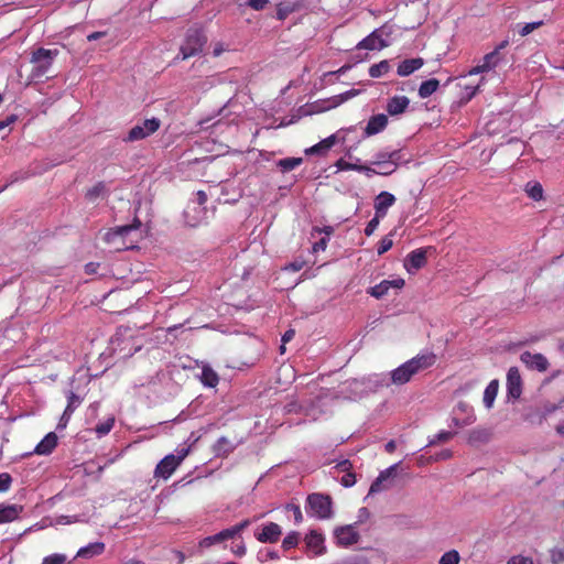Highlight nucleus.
<instances>
[{"label":"nucleus","mask_w":564,"mask_h":564,"mask_svg":"<svg viewBox=\"0 0 564 564\" xmlns=\"http://www.w3.org/2000/svg\"><path fill=\"white\" fill-rule=\"evenodd\" d=\"M281 535L282 529L275 522H269L254 532V538L261 543H275Z\"/></svg>","instance_id":"9d476101"},{"label":"nucleus","mask_w":564,"mask_h":564,"mask_svg":"<svg viewBox=\"0 0 564 564\" xmlns=\"http://www.w3.org/2000/svg\"><path fill=\"white\" fill-rule=\"evenodd\" d=\"M357 172L364 173L368 177H370V176H372L375 174H378L377 169L371 167V166L366 165V164H359Z\"/></svg>","instance_id":"4d7b16f0"},{"label":"nucleus","mask_w":564,"mask_h":564,"mask_svg":"<svg viewBox=\"0 0 564 564\" xmlns=\"http://www.w3.org/2000/svg\"><path fill=\"white\" fill-rule=\"evenodd\" d=\"M57 435L54 432L47 433L44 438L35 446L34 453L37 455H48L57 446Z\"/></svg>","instance_id":"aec40b11"},{"label":"nucleus","mask_w":564,"mask_h":564,"mask_svg":"<svg viewBox=\"0 0 564 564\" xmlns=\"http://www.w3.org/2000/svg\"><path fill=\"white\" fill-rule=\"evenodd\" d=\"M302 158H285L278 161L276 165L282 172H290L302 164Z\"/></svg>","instance_id":"72a5a7b5"},{"label":"nucleus","mask_w":564,"mask_h":564,"mask_svg":"<svg viewBox=\"0 0 564 564\" xmlns=\"http://www.w3.org/2000/svg\"><path fill=\"white\" fill-rule=\"evenodd\" d=\"M327 243H328V238L327 237L321 238L318 241H316L313 245V247H312L313 252L324 251L326 249V247H327Z\"/></svg>","instance_id":"6e6d98bb"},{"label":"nucleus","mask_w":564,"mask_h":564,"mask_svg":"<svg viewBox=\"0 0 564 564\" xmlns=\"http://www.w3.org/2000/svg\"><path fill=\"white\" fill-rule=\"evenodd\" d=\"M67 405L65 408L67 414H73L75 409L80 404L82 399L74 392H70L67 397Z\"/></svg>","instance_id":"c03bdc74"},{"label":"nucleus","mask_w":564,"mask_h":564,"mask_svg":"<svg viewBox=\"0 0 564 564\" xmlns=\"http://www.w3.org/2000/svg\"><path fill=\"white\" fill-rule=\"evenodd\" d=\"M188 449H182L178 456L173 454L166 455L163 459L159 462L154 469L155 478L167 479L172 476V474L176 470V468L181 465L183 459L187 456Z\"/></svg>","instance_id":"39448f33"},{"label":"nucleus","mask_w":564,"mask_h":564,"mask_svg":"<svg viewBox=\"0 0 564 564\" xmlns=\"http://www.w3.org/2000/svg\"><path fill=\"white\" fill-rule=\"evenodd\" d=\"M334 538L336 540L337 545L348 547L352 544H356L359 541L360 535L356 530L355 525L347 524L337 527L334 530Z\"/></svg>","instance_id":"1a4fd4ad"},{"label":"nucleus","mask_w":564,"mask_h":564,"mask_svg":"<svg viewBox=\"0 0 564 564\" xmlns=\"http://www.w3.org/2000/svg\"><path fill=\"white\" fill-rule=\"evenodd\" d=\"M397 166H398V163H394L392 166H388V167H378L377 169L378 175L388 176L397 170Z\"/></svg>","instance_id":"e2e57ef3"},{"label":"nucleus","mask_w":564,"mask_h":564,"mask_svg":"<svg viewBox=\"0 0 564 564\" xmlns=\"http://www.w3.org/2000/svg\"><path fill=\"white\" fill-rule=\"evenodd\" d=\"M57 50H47L44 47H40L35 52H33L31 58V63L33 64L31 75L33 79L51 77L50 70L53 64V59L57 55Z\"/></svg>","instance_id":"f03ea898"},{"label":"nucleus","mask_w":564,"mask_h":564,"mask_svg":"<svg viewBox=\"0 0 564 564\" xmlns=\"http://www.w3.org/2000/svg\"><path fill=\"white\" fill-rule=\"evenodd\" d=\"M104 550H105L104 543L97 542V543L89 544V545H87L85 547H82L77 552V556H79V557H91L94 555L101 554L104 552Z\"/></svg>","instance_id":"2f4dec72"},{"label":"nucleus","mask_w":564,"mask_h":564,"mask_svg":"<svg viewBox=\"0 0 564 564\" xmlns=\"http://www.w3.org/2000/svg\"><path fill=\"white\" fill-rule=\"evenodd\" d=\"M269 3V0H249L248 6L253 10H262Z\"/></svg>","instance_id":"13d9d810"},{"label":"nucleus","mask_w":564,"mask_h":564,"mask_svg":"<svg viewBox=\"0 0 564 564\" xmlns=\"http://www.w3.org/2000/svg\"><path fill=\"white\" fill-rule=\"evenodd\" d=\"M384 46H386V44H384L383 40L379 35H377L376 32H372L371 34L366 36L364 40H361L357 44L356 48L373 51V50L382 48Z\"/></svg>","instance_id":"5701e85b"},{"label":"nucleus","mask_w":564,"mask_h":564,"mask_svg":"<svg viewBox=\"0 0 564 564\" xmlns=\"http://www.w3.org/2000/svg\"><path fill=\"white\" fill-rule=\"evenodd\" d=\"M424 65V61L421 57L409 58L402 61L397 69L399 76H409Z\"/></svg>","instance_id":"412c9836"},{"label":"nucleus","mask_w":564,"mask_h":564,"mask_svg":"<svg viewBox=\"0 0 564 564\" xmlns=\"http://www.w3.org/2000/svg\"><path fill=\"white\" fill-rule=\"evenodd\" d=\"M454 437V433L449 431H441L437 433L432 440H430L429 445H436L438 443L448 442Z\"/></svg>","instance_id":"37998d69"},{"label":"nucleus","mask_w":564,"mask_h":564,"mask_svg":"<svg viewBox=\"0 0 564 564\" xmlns=\"http://www.w3.org/2000/svg\"><path fill=\"white\" fill-rule=\"evenodd\" d=\"M508 397L519 399L522 393V378L517 367H511L507 373Z\"/></svg>","instance_id":"4468645a"},{"label":"nucleus","mask_w":564,"mask_h":564,"mask_svg":"<svg viewBox=\"0 0 564 564\" xmlns=\"http://www.w3.org/2000/svg\"><path fill=\"white\" fill-rule=\"evenodd\" d=\"M107 192L108 189L106 184L104 182H98L86 191L85 198L90 203H95L98 198L105 197Z\"/></svg>","instance_id":"bb28decb"},{"label":"nucleus","mask_w":564,"mask_h":564,"mask_svg":"<svg viewBox=\"0 0 564 564\" xmlns=\"http://www.w3.org/2000/svg\"><path fill=\"white\" fill-rule=\"evenodd\" d=\"M395 203V197L389 192H381L375 199V210L377 216L384 217L388 209Z\"/></svg>","instance_id":"f3484780"},{"label":"nucleus","mask_w":564,"mask_h":564,"mask_svg":"<svg viewBox=\"0 0 564 564\" xmlns=\"http://www.w3.org/2000/svg\"><path fill=\"white\" fill-rule=\"evenodd\" d=\"M399 160V150L380 151L375 155V161L372 162V164L377 165L378 167H388L392 166L394 163H398Z\"/></svg>","instance_id":"6ab92c4d"},{"label":"nucleus","mask_w":564,"mask_h":564,"mask_svg":"<svg viewBox=\"0 0 564 564\" xmlns=\"http://www.w3.org/2000/svg\"><path fill=\"white\" fill-rule=\"evenodd\" d=\"M460 556L459 553L456 550H451L448 552H445L441 558L440 564H459Z\"/></svg>","instance_id":"58836bf2"},{"label":"nucleus","mask_w":564,"mask_h":564,"mask_svg":"<svg viewBox=\"0 0 564 564\" xmlns=\"http://www.w3.org/2000/svg\"><path fill=\"white\" fill-rule=\"evenodd\" d=\"M491 437V433L487 429H476L469 433L468 442L473 445L487 443Z\"/></svg>","instance_id":"7c9ffc66"},{"label":"nucleus","mask_w":564,"mask_h":564,"mask_svg":"<svg viewBox=\"0 0 564 564\" xmlns=\"http://www.w3.org/2000/svg\"><path fill=\"white\" fill-rule=\"evenodd\" d=\"M207 199V194L204 191H198L196 193V202L199 206H204Z\"/></svg>","instance_id":"338daca9"},{"label":"nucleus","mask_w":564,"mask_h":564,"mask_svg":"<svg viewBox=\"0 0 564 564\" xmlns=\"http://www.w3.org/2000/svg\"><path fill=\"white\" fill-rule=\"evenodd\" d=\"M389 69V65L386 61L380 62L379 64H375L369 68V75L373 78L380 77L382 74L387 73Z\"/></svg>","instance_id":"a19ab883"},{"label":"nucleus","mask_w":564,"mask_h":564,"mask_svg":"<svg viewBox=\"0 0 564 564\" xmlns=\"http://www.w3.org/2000/svg\"><path fill=\"white\" fill-rule=\"evenodd\" d=\"M306 549L312 556H319L326 552L325 539L322 533L311 530L304 539Z\"/></svg>","instance_id":"9b49d317"},{"label":"nucleus","mask_w":564,"mask_h":564,"mask_svg":"<svg viewBox=\"0 0 564 564\" xmlns=\"http://www.w3.org/2000/svg\"><path fill=\"white\" fill-rule=\"evenodd\" d=\"M113 425H115V419L109 417L105 422L97 424L95 427V432L97 433V435L99 437L105 436L112 430Z\"/></svg>","instance_id":"e433bc0d"},{"label":"nucleus","mask_w":564,"mask_h":564,"mask_svg":"<svg viewBox=\"0 0 564 564\" xmlns=\"http://www.w3.org/2000/svg\"><path fill=\"white\" fill-rule=\"evenodd\" d=\"M315 234H325L326 237L328 238L334 234V228L332 226H325L323 228L314 227L312 230V236H314Z\"/></svg>","instance_id":"bf43d9fd"},{"label":"nucleus","mask_w":564,"mask_h":564,"mask_svg":"<svg viewBox=\"0 0 564 564\" xmlns=\"http://www.w3.org/2000/svg\"><path fill=\"white\" fill-rule=\"evenodd\" d=\"M388 126V117L383 113H378L372 117L367 122V126L364 130V134L366 137L375 135L386 129Z\"/></svg>","instance_id":"dca6fc26"},{"label":"nucleus","mask_w":564,"mask_h":564,"mask_svg":"<svg viewBox=\"0 0 564 564\" xmlns=\"http://www.w3.org/2000/svg\"><path fill=\"white\" fill-rule=\"evenodd\" d=\"M336 143V135L332 134L328 138L322 140L317 144L306 150V154H324L330 150Z\"/></svg>","instance_id":"b1692460"},{"label":"nucleus","mask_w":564,"mask_h":564,"mask_svg":"<svg viewBox=\"0 0 564 564\" xmlns=\"http://www.w3.org/2000/svg\"><path fill=\"white\" fill-rule=\"evenodd\" d=\"M436 361L433 352L417 355L391 372V380L394 384H404L420 371L432 367Z\"/></svg>","instance_id":"f257e3e1"},{"label":"nucleus","mask_w":564,"mask_h":564,"mask_svg":"<svg viewBox=\"0 0 564 564\" xmlns=\"http://www.w3.org/2000/svg\"><path fill=\"white\" fill-rule=\"evenodd\" d=\"M440 87V80L436 78H431L423 82L419 87V96L421 98H427L432 94H434Z\"/></svg>","instance_id":"c85d7f7f"},{"label":"nucleus","mask_w":564,"mask_h":564,"mask_svg":"<svg viewBox=\"0 0 564 564\" xmlns=\"http://www.w3.org/2000/svg\"><path fill=\"white\" fill-rule=\"evenodd\" d=\"M72 414H67L66 410H64V413L62 414L59 422L57 424V429H64L66 427Z\"/></svg>","instance_id":"69168bd1"},{"label":"nucleus","mask_w":564,"mask_h":564,"mask_svg":"<svg viewBox=\"0 0 564 564\" xmlns=\"http://www.w3.org/2000/svg\"><path fill=\"white\" fill-rule=\"evenodd\" d=\"M206 42L207 39L200 30L189 29L185 42L181 46L182 58L186 59L200 53Z\"/></svg>","instance_id":"20e7f679"},{"label":"nucleus","mask_w":564,"mask_h":564,"mask_svg":"<svg viewBox=\"0 0 564 564\" xmlns=\"http://www.w3.org/2000/svg\"><path fill=\"white\" fill-rule=\"evenodd\" d=\"M388 292H389V289H388L387 284L384 283V281H381L380 283L376 284L375 286H371L368 290V293L376 299L383 297L384 295L388 294Z\"/></svg>","instance_id":"ea45409f"},{"label":"nucleus","mask_w":564,"mask_h":564,"mask_svg":"<svg viewBox=\"0 0 564 564\" xmlns=\"http://www.w3.org/2000/svg\"><path fill=\"white\" fill-rule=\"evenodd\" d=\"M140 226H141V221L138 218H134V220L131 225L119 226L113 229H110L108 232H106L105 240L108 243H116L117 239L124 238L132 230L138 229Z\"/></svg>","instance_id":"2eb2a0df"},{"label":"nucleus","mask_w":564,"mask_h":564,"mask_svg":"<svg viewBox=\"0 0 564 564\" xmlns=\"http://www.w3.org/2000/svg\"><path fill=\"white\" fill-rule=\"evenodd\" d=\"M306 511L318 519H328L332 516V499L323 494H311L306 498Z\"/></svg>","instance_id":"7ed1b4c3"},{"label":"nucleus","mask_w":564,"mask_h":564,"mask_svg":"<svg viewBox=\"0 0 564 564\" xmlns=\"http://www.w3.org/2000/svg\"><path fill=\"white\" fill-rule=\"evenodd\" d=\"M21 511L22 507L15 505L7 506L0 509V523L11 522L15 520Z\"/></svg>","instance_id":"cd10ccee"},{"label":"nucleus","mask_w":564,"mask_h":564,"mask_svg":"<svg viewBox=\"0 0 564 564\" xmlns=\"http://www.w3.org/2000/svg\"><path fill=\"white\" fill-rule=\"evenodd\" d=\"M507 564H534L533 560L528 556L514 555L508 560Z\"/></svg>","instance_id":"3c124183"},{"label":"nucleus","mask_w":564,"mask_h":564,"mask_svg":"<svg viewBox=\"0 0 564 564\" xmlns=\"http://www.w3.org/2000/svg\"><path fill=\"white\" fill-rule=\"evenodd\" d=\"M12 485V477L9 473L0 474V492H7Z\"/></svg>","instance_id":"49530a36"},{"label":"nucleus","mask_w":564,"mask_h":564,"mask_svg":"<svg viewBox=\"0 0 564 564\" xmlns=\"http://www.w3.org/2000/svg\"><path fill=\"white\" fill-rule=\"evenodd\" d=\"M336 167L340 171H358V166H359V163H350V162H347L346 160L344 159H339L337 162H336Z\"/></svg>","instance_id":"de8ad7c7"},{"label":"nucleus","mask_w":564,"mask_h":564,"mask_svg":"<svg viewBox=\"0 0 564 564\" xmlns=\"http://www.w3.org/2000/svg\"><path fill=\"white\" fill-rule=\"evenodd\" d=\"M18 120L17 115H9L6 117V119L0 120V131L4 128L9 127L10 124L14 123Z\"/></svg>","instance_id":"680f3d73"},{"label":"nucleus","mask_w":564,"mask_h":564,"mask_svg":"<svg viewBox=\"0 0 564 564\" xmlns=\"http://www.w3.org/2000/svg\"><path fill=\"white\" fill-rule=\"evenodd\" d=\"M410 105V99L406 96H394L387 102L386 110L390 116H398L403 113Z\"/></svg>","instance_id":"a211bd4d"},{"label":"nucleus","mask_w":564,"mask_h":564,"mask_svg":"<svg viewBox=\"0 0 564 564\" xmlns=\"http://www.w3.org/2000/svg\"><path fill=\"white\" fill-rule=\"evenodd\" d=\"M294 11L295 7L293 4L281 2L276 6V19L284 21Z\"/></svg>","instance_id":"c9c22d12"},{"label":"nucleus","mask_w":564,"mask_h":564,"mask_svg":"<svg viewBox=\"0 0 564 564\" xmlns=\"http://www.w3.org/2000/svg\"><path fill=\"white\" fill-rule=\"evenodd\" d=\"M395 469L397 465H393L381 471L377 479L371 484L369 494L372 495L384 490L387 487L383 485V482L394 475Z\"/></svg>","instance_id":"4be33fe9"},{"label":"nucleus","mask_w":564,"mask_h":564,"mask_svg":"<svg viewBox=\"0 0 564 564\" xmlns=\"http://www.w3.org/2000/svg\"><path fill=\"white\" fill-rule=\"evenodd\" d=\"M286 509H288V510H291V511L293 512L294 521H295L296 523L302 522V520H303V514H302V511H301L300 506H297V505H288Z\"/></svg>","instance_id":"5fc2aeb1"},{"label":"nucleus","mask_w":564,"mask_h":564,"mask_svg":"<svg viewBox=\"0 0 564 564\" xmlns=\"http://www.w3.org/2000/svg\"><path fill=\"white\" fill-rule=\"evenodd\" d=\"M541 25H543V21L525 23V24H522V25L519 24L518 25V28H519L518 33L521 36H527L528 34H530L534 30L539 29Z\"/></svg>","instance_id":"79ce46f5"},{"label":"nucleus","mask_w":564,"mask_h":564,"mask_svg":"<svg viewBox=\"0 0 564 564\" xmlns=\"http://www.w3.org/2000/svg\"><path fill=\"white\" fill-rule=\"evenodd\" d=\"M305 262L304 261H293L290 264H288L286 269L297 272L303 269Z\"/></svg>","instance_id":"0e129e2a"},{"label":"nucleus","mask_w":564,"mask_h":564,"mask_svg":"<svg viewBox=\"0 0 564 564\" xmlns=\"http://www.w3.org/2000/svg\"><path fill=\"white\" fill-rule=\"evenodd\" d=\"M356 482V475L350 470L345 473V475L340 479V484L344 487H351Z\"/></svg>","instance_id":"603ef678"},{"label":"nucleus","mask_w":564,"mask_h":564,"mask_svg":"<svg viewBox=\"0 0 564 564\" xmlns=\"http://www.w3.org/2000/svg\"><path fill=\"white\" fill-rule=\"evenodd\" d=\"M358 94H359V90L350 89L348 91L333 96L330 98L317 100L312 105L313 112L319 113V112H324V111L334 109V108L340 106L343 102L357 96Z\"/></svg>","instance_id":"423d86ee"},{"label":"nucleus","mask_w":564,"mask_h":564,"mask_svg":"<svg viewBox=\"0 0 564 564\" xmlns=\"http://www.w3.org/2000/svg\"><path fill=\"white\" fill-rule=\"evenodd\" d=\"M499 389V381L491 380L484 391V404L487 409H491Z\"/></svg>","instance_id":"393cba45"},{"label":"nucleus","mask_w":564,"mask_h":564,"mask_svg":"<svg viewBox=\"0 0 564 564\" xmlns=\"http://www.w3.org/2000/svg\"><path fill=\"white\" fill-rule=\"evenodd\" d=\"M161 122L158 118L145 119L141 124L130 129L126 141L133 142L143 140L159 130Z\"/></svg>","instance_id":"0eeeda50"},{"label":"nucleus","mask_w":564,"mask_h":564,"mask_svg":"<svg viewBox=\"0 0 564 564\" xmlns=\"http://www.w3.org/2000/svg\"><path fill=\"white\" fill-rule=\"evenodd\" d=\"M430 250H433V248L427 247L412 250L404 260V269L409 273H415L420 269L424 268L427 263V252Z\"/></svg>","instance_id":"6e6552de"},{"label":"nucleus","mask_w":564,"mask_h":564,"mask_svg":"<svg viewBox=\"0 0 564 564\" xmlns=\"http://www.w3.org/2000/svg\"><path fill=\"white\" fill-rule=\"evenodd\" d=\"M223 542L221 539H220V534L217 533V534H214V535H209V536H206L200 542H199V545L202 547H209L216 543H220Z\"/></svg>","instance_id":"8fccbe9b"},{"label":"nucleus","mask_w":564,"mask_h":564,"mask_svg":"<svg viewBox=\"0 0 564 564\" xmlns=\"http://www.w3.org/2000/svg\"><path fill=\"white\" fill-rule=\"evenodd\" d=\"M524 191L533 200L538 202L543 198V187L539 182L527 183Z\"/></svg>","instance_id":"473e14b6"},{"label":"nucleus","mask_w":564,"mask_h":564,"mask_svg":"<svg viewBox=\"0 0 564 564\" xmlns=\"http://www.w3.org/2000/svg\"><path fill=\"white\" fill-rule=\"evenodd\" d=\"M200 381L206 387L215 388L219 382V377L212 367L204 366L202 369Z\"/></svg>","instance_id":"a878e982"},{"label":"nucleus","mask_w":564,"mask_h":564,"mask_svg":"<svg viewBox=\"0 0 564 564\" xmlns=\"http://www.w3.org/2000/svg\"><path fill=\"white\" fill-rule=\"evenodd\" d=\"M503 55L501 53H498V51H492L488 54H486L482 57V61L477 66L473 67L468 74L469 75H477L480 73L489 72L495 69L503 59Z\"/></svg>","instance_id":"f8f14e48"},{"label":"nucleus","mask_w":564,"mask_h":564,"mask_svg":"<svg viewBox=\"0 0 564 564\" xmlns=\"http://www.w3.org/2000/svg\"><path fill=\"white\" fill-rule=\"evenodd\" d=\"M520 360L531 370H538L544 372L547 370L550 364L545 356L542 354H532L530 351H523L520 355Z\"/></svg>","instance_id":"ddd939ff"},{"label":"nucleus","mask_w":564,"mask_h":564,"mask_svg":"<svg viewBox=\"0 0 564 564\" xmlns=\"http://www.w3.org/2000/svg\"><path fill=\"white\" fill-rule=\"evenodd\" d=\"M106 34H107V32H93V33L87 35V40L89 42L96 41L98 39H101V37L106 36Z\"/></svg>","instance_id":"774afa93"},{"label":"nucleus","mask_w":564,"mask_h":564,"mask_svg":"<svg viewBox=\"0 0 564 564\" xmlns=\"http://www.w3.org/2000/svg\"><path fill=\"white\" fill-rule=\"evenodd\" d=\"M300 541V533L296 531L290 532L282 541V547L285 551L294 549Z\"/></svg>","instance_id":"f704fd0d"},{"label":"nucleus","mask_w":564,"mask_h":564,"mask_svg":"<svg viewBox=\"0 0 564 564\" xmlns=\"http://www.w3.org/2000/svg\"><path fill=\"white\" fill-rule=\"evenodd\" d=\"M335 468L338 469V471H340V473H347V471L351 470L352 464L348 459H345V460L339 462L335 466Z\"/></svg>","instance_id":"052dcab7"},{"label":"nucleus","mask_w":564,"mask_h":564,"mask_svg":"<svg viewBox=\"0 0 564 564\" xmlns=\"http://www.w3.org/2000/svg\"><path fill=\"white\" fill-rule=\"evenodd\" d=\"M381 218H382L381 216H377V214H375V217L367 224V226L365 228L366 236L370 237L371 235H373V232L376 231V229L379 226Z\"/></svg>","instance_id":"09e8293b"},{"label":"nucleus","mask_w":564,"mask_h":564,"mask_svg":"<svg viewBox=\"0 0 564 564\" xmlns=\"http://www.w3.org/2000/svg\"><path fill=\"white\" fill-rule=\"evenodd\" d=\"M67 557L64 554L54 553L48 556H45L42 561V564H66Z\"/></svg>","instance_id":"a18cd8bd"},{"label":"nucleus","mask_w":564,"mask_h":564,"mask_svg":"<svg viewBox=\"0 0 564 564\" xmlns=\"http://www.w3.org/2000/svg\"><path fill=\"white\" fill-rule=\"evenodd\" d=\"M392 236H393V234L391 232L380 239V241L378 242V249H377V252L379 256H382L383 253H386L387 251H389L392 248V246H393Z\"/></svg>","instance_id":"4c0bfd02"},{"label":"nucleus","mask_w":564,"mask_h":564,"mask_svg":"<svg viewBox=\"0 0 564 564\" xmlns=\"http://www.w3.org/2000/svg\"><path fill=\"white\" fill-rule=\"evenodd\" d=\"M384 283L387 284L388 289L390 290L391 288L393 289H402L405 284V281L404 279L402 278H398V279H393V280H383Z\"/></svg>","instance_id":"864d4df0"},{"label":"nucleus","mask_w":564,"mask_h":564,"mask_svg":"<svg viewBox=\"0 0 564 564\" xmlns=\"http://www.w3.org/2000/svg\"><path fill=\"white\" fill-rule=\"evenodd\" d=\"M249 524H250V520L246 519L231 528L220 531L219 534H220L221 541H226V540L235 538L242 530H245Z\"/></svg>","instance_id":"c756f323"}]
</instances>
